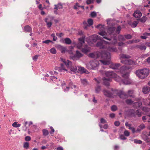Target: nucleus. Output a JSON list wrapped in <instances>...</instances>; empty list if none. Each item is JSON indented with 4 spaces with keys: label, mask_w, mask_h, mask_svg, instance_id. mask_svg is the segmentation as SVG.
<instances>
[{
    "label": "nucleus",
    "mask_w": 150,
    "mask_h": 150,
    "mask_svg": "<svg viewBox=\"0 0 150 150\" xmlns=\"http://www.w3.org/2000/svg\"><path fill=\"white\" fill-rule=\"evenodd\" d=\"M96 16V13L95 12L93 11L91 13V16L92 17H94Z\"/></svg>",
    "instance_id": "864d4df0"
},
{
    "label": "nucleus",
    "mask_w": 150,
    "mask_h": 150,
    "mask_svg": "<svg viewBox=\"0 0 150 150\" xmlns=\"http://www.w3.org/2000/svg\"><path fill=\"white\" fill-rule=\"evenodd\" d=\"M81 82V83L84 86H86L88 84V82L87 79H80Z\"/></svg>",
    "instance_id": "4be33fe9"
},
{
    "label": "nucleus",
    "mask_w": 150,
    "mask_h": 150,
    "mask_svg": "<svg viewBox=\"0 0 150 150\" xmlns=\"http://www.w3.org/2000/svg\"><path fill=\"white\" fill-rule=\"evenodd\" d=\"M125 126L126 127H128L129 129H130L132 127H131L132 125L130 124L128 122H126L125 124Z\"/></svg>",
    "instance_id": "5fc2aeb1"
},
{
    "label": "nucleus",
    "mask_w": 150,
    "mask_h": 150,
    "mask_svg": "<svg viewBox=\"0 0 150 150\" xmlns=\"http://www.w3.org/2000/svg\"><path fill=\"white\" fill-rule=\"evenodd\" d=\"M51 36L53 38V41H56L57 39V38L55 35L54 33L52 34L51 35Z\"/></svg>",
    "instance_id": "a18cd8bd"
},
{
    "label": "nucleus",
    "mask_w": 150,
    "mask_h": 150,
    "mask_svg": "<svg viewBox=\"0 0 150 150\" xmlns=\"http://www.w3.org/2000/svg\"><path fill=\"white\" fill-rule=\"evenodd\" d=\"M52 24V23L51 22H47V26L48 28H49L51 27Z\"/></svg>",
    "instance_id": "69168bd1"
},
{
    "label": "nucleus",
    "mask_w": 150,
    "mask_h": 150,
    "mask_svg": "<svg viewBox=\"0 0 150 150\" xmlns=\"http://www.w3.org/2000/svg\"><path fill=\"white\" fill-rule=\"evenodd\" d=\"M127 69L125 66H123L121 67L120 69V72L121 74H124L127 73Z\"/></svg>",
    "instance_id": "a211bd4d"
},
{
    "label": "nucleus",
    "mask_w": 150,
    "mask_h": 150,
    "mask_svg": "<svg viewBox=\"0 0 150 150\" xmlns=\"http://www.w3.org/2000/svg\"><path fill=\"white\" fill-rule=\"evenodd\" d=\"M78 7H79V4L78 3H76L75 5L74 6V8L75 9H77Z\"/></svg>",
    "instance_id": "774afa93"
},
{
    "label": "nucleus",
    "mask_w": 150,
    "mask_h": 150,
    "mask_svg": "<svg viewBox=\"0 0 150 150\" xmlns=\"http://www.w3.org/2000/svg\"><path fill=\"white\" fill-rule=\"evenodd\" d=\"M142 16L141 12L138 10L135 11L133 14V16L137 18H139Z\"/></svg>",
    "instance_id": "dca6fc26"
},
{
    "label": "nucleus",
    "mask_w": 150,
    "mask_h": 150,
    "mask_svg": "<svg viewBox=\"0 0 150 150\" xmlns=\"http://www.w3.org/2000/svg\"><path fill=\"white\" fill-rule=\"evenodd\" d=\"M120 58L122 59H129L130 58L129 55L123 54H120Z\"/></svg>",
    "instance_id": "cd10ccee"
},
{
    "label": "nucleus",
    "mask_w": 150,
    "mask_h": 150,
    "mask_svg": "<svg viewBox=\"0 0 150 150\" xmlns=\"http://www.w3.org/2000/svg\"><path fill=\"white\" fill-rule=\"evenodd\" d=\"M64 40L65 43L67 44H70L71 42V41L70 39L69 38H65Z\"/></svg>",
    "instance_id": "c756f323"
},
{
    "label": "nucleus",
    "mask_w": 150,
    "mask_h": 150,
    "mask_svg": "<svg viewBox=\"0 0 150 150\" xmlns=\"http://www.w3.org/2000/svg\"><path fill=\"white\" fill-rule=\"evenodd\" d=\"M59 71L60 72H62L63 71H67V70L66 69L65 67V65H64L63 64H61V67H59Z\"/></svg>",
    "instance_id": "b1692460"
},
{
    "label": "nucleus",
    "mask_w": 150,
    "mask_h": 150,
    "mask_svg": "<svg viewBox=\"0 0 150 150\" xmlns=\"http://www.w3.org/2000/svg\"><path fill=\"white\" fill-rule=\"evenodd\" d=\"M79 71H81L82 73H85L86 70L83 67H80L78 69Z\"/></svg>",
    "instance_id": "c9c22d12"
},
{
    "label": "nucleus",
    "mask_w": 150,
    "mask_h": 150,
    "mask_svg": "<svg viewBox=\"0 0 150 150\" xmlns=\"http://www.w3.org/2000/svg\"><path fill=\"white\" fill-rule=\"evenodd\" d=\"M99 65L98 61L94 59L91 60L89 63L87 64L86 66L87 68L88 69H94L98 67Z\"/></svg>",
    "instance_id": "423d86ee"
},
{
    "label": "nucleus",
    "mask_w": 150,
    "mask_h": 150,
    "mask_svg": "<svg viewBox=\"0 0 150 150\" xmlns=\"http://www.w3.org/2000/svg\"><path fill=\"white\" fill-rule=\"evenodd\" d=\"M124 135L127 137L129 136L130 134L129 132L127 130H125V131L124 132Z\"/></svg>",
    "instance_id": "09e8293b"
},
{
    "label": "nucleus",
    "mask_w": 150,
    "mask_h": 150,
    "mask_svg": "<svg viewBox=\"0 0 150 150\" xmlns=\"http://www.w3.org/2000/svg\"><path fill=\"white\" fill-rule=\"evenodd\" d=\"M31 138L29 136H26L25 137V140L26 141H29L30 140Z\"/></svg>",
    "instance_id": "6e6d98bb"
},
{
    "label": "nucleus",
    "mask_w": 150,
    "mask_h": 150,
    "mask_svg": "<svg viewBox=\"0 0 150 150\" xmlns=\"http://www.w3.org/2000/svg\"><path fill=\"white\" fill-rule=\"evenodd\" d=\"M52 41L50 40H47L44 41H42L43 43H45L47 44H48L50 42H52Z\"/></svg>",
    "instance_id": "bf43d9fd"
},
{
    "label": "nucleus",
    "mask_w": 150,
    "mask_h": 150,
    "mask_svg": "<svg viewBox=\"0 0 150 150\" xmlns=\"http://www.w3.org/2000/svg\"><path fill=\"white\" fill-rule=\"evenodd\" d=\"M39 56V55H36L33 57V60L34 61H36Z\"/></svg>",
    "instance_id": "4d7b16f0"
},
{
    "label": "nucleus",
    "mask_w": 150,
    "mask_h": 150,
    "mask_svg": "<svg viewBox=\"0 0 150 150\" xmlns=\"http://www.w3.org/2000/svg\"><path fill=\"white\" fill-rule=\"evenodd\" d=\"M146 20V17L145 16H143L141 19L140 21L141 22L144 23L145 22Z\"/></svg>",
    "instance_id": "ea45409f"
},
{
    "label": "nucleus",
    "mask_w": 150,
    "mask_h": 150,
    "mask_svg": "<svg viewBox=\"0 0 150 150\" xmlns=\"http://www.w3.org/2000/svg\"><path fill=\"white\" fill-rule=\"evenodd\" d=\"M24 30L27 32H31L32 31L31 28L28 25L25 26L24 28Z\"/></svg>",
    "instance_id": "6ab92c4d"
},
{
    "label": "nucleus",
    "mask_w": 150,
    "mask_h": 150,
    "mask_svg": "<svg viewBox=\"0 0 150 150\" xmlns=\"http://www.w3.org/2000/svg\"><path fill=\"white\" fill-rule=\"evenodd\" d=\"M138 127L139 128L137 130V131L138 132L140 131L142 129H144L145 127V126L144 124H142L139 126Z\"/></svg>",
    "instance_id": "393cba45"
},
{
    "label": "nucleus",
    "mask_w": 150,
    "mask_h": 150,
    "mask_svg": "<svg viewBox=\"0 0 150 150\" xmlns=\"http://www.w3.org/2000/svg\"><path fill=\"white\" fill-rule=\"evenodd\" d=\"M115 28L114 27H109L108 29L107 32L110 35H113V36L111 38L115 37L117 39L115 33Z\"/></svg>",
    "instance_id": "9d476101"
},
{
    "label": "nucleus",
    "mask_w": 150,
    "mask_h": 150,
    "mask_svg": "<svg viewBox=\"0 0 150 150\" xmlns=\"http://www.w3.org/2000/svg\"><path fill=\"white\" fill-rule=\"evenodd\" d=\"M126 103L127 104H131L132 103L133 101L131 99H127L126 100Z\"/></svg>",
    "instance_id": "603ef678"
},
{
    "label": "nucleus",
    "mask_w": 150,
    "mask_h": 150,
    "mask_svg": "<svg viewBox=\"0 0 150 150\" xmlns=\"http://www.w3.org/2000/svg\"><path fill=\"white\" fill-rule=\"evenodd\" d=\"M122 92V94H121L122 95V97H120L121 98L124 99L126 98L128 96L134 97L133 95V91L132 90H129L128 91L127 94L125 93V92L122 91H119Z\"/></svg>",
    "instance_id": "1a4fd4ad"
},
{
    "label": "nucleus",
    "mask_w": 150,
    "mask_h": 150,
    "mask_svg": "<svg viewBox=\"0 0 150 150\" xmlns=\"http://www.w3.org/2000/svg\"><path fill=\"white\" fill-rule=\"evenodd\" d=\"M106 47V49H107V50L110 52H116L117 50L116 47H111L108 45H107Z\"/></svg>",
    "instance_id": "9b49d317"
},
{
    "label": "nucleus",
    "mask_w": 150,
    "mask_h": 150,
    "mask_svg": "<svg viewBox=\"0 0 150 150\" xmlns=\"http://www.w3.org/2000/svg\"><path fill=\"white\" fill-rule=\"evenodd\" d=\"M69 87H71L72 88V86H73L74 88L76 87V86L75 85H73L72 82L71 81L69 83Z\"/></svg>",
    "instance_id": "13d9d810"
},
{
    "label": "nucleus",
    "mask_w": 150,
    "mask_h": 150,
    "mask_svg": "<svg viewBox=\"0 0 150 150\" xmlns=\"http://www.w3.org/2000/svg\"><path fill=\"white\" fill-rule=\"evenodd\" d=\"M12 125L15 127H18L20 126L21 124H17V122H15L13 123Z\"/></svg>",
    "instance_id": "473e14b6"
},
{
    "label": "nucleus",
    "mask_w": 150,
    "mask_h": 150,
    "mask_svg": "<svg viewBox=\"0 0 150 150\" xmlns=\"http://www.w3.org/2000/svg\"><path fill=\"white\" fill-rule=\"evenodd\" d=\"M135 113L137 115L138 117H140L141 115V112L138 110H136L135 112Z\"/></svg>",
    "instance_id": "a19ab883"
},
{
    "label": "nucleus",
    "mask_w": 150,
    "mask_h": 150,
    "mask_svg": "<svg viewBox=\"0 0 150 150\" xmlns=\"http://www.w3.org/2000/svg\"><path fill=\"white\" fill-rule=\"evenodd\" d=\"M50 52L53 54H55L56 53V50L54 48H52L50 49Z\"/></svg>",
    "instance_id": "79ce46f5"
},
{
    "label": "nucleus",
    "mask_w": 150,
    "mask_h": 150,
    "mask_svg": "<svg viewBox=\"0 0 150 150\" xmlns=\"http://www.w3.org/2000/svg\"><path fill=\"white\" fill-rule=\"evenodd\" d=\"M120 66L119 63H112L110 65V68L113 69H117Z\"/></svg>",
    "instance_id": "ddd939ff"
},
{
    "label": "nucleus",
    "mask_w": 150,
    "mask_h": 150,
    "mask_svg": "<svg viewBox=\"0 0 150 150\" xmlns=\"http://www.w3.org/2000/svg\"><path fill=\"white\" fill-rule=\"evenodd\" d=\"M71 71L75 72L77 71V67L76 66H71L69 68Z\"/></svg>",
    "instance_id": "bb28decb"
},
{
    "label": "nucleus",
    "mask_w": 150,
    "mask_h": 150,
    "mask_svg": "<svg viewBox=\"0 0 150 150\" xmlns=\"http://www.w3.org/2000/svg\"><path fill=\"white\" fill-rule=\"evenodd\" d=\"M121 62L124 64H128L132 66L136 65V62L131 59H122L121 61Z\"/></svg>",
    "instance_id": "6e6552de"
},
{
    "label": "nucleus",
    "mask_w": 150,
    "mask_h": 150,
    "mask_svg": "<svg viewBox=\"0 0 150 150\" xmlns=\"http://www.w3.org/2000/svg\"><path fill=\"white\" fill-rule=\"evenodd\" d=\"M134 142L136 144H141L142 143V141L141 140L135 139L134 140Z\"/></svg>",
    "instance_id": "de8ad7c7"
},
{
    "label": "nucleus",
    "mask_w": 150,
    "mask_h": 150,
    "mask_svg": "<svg viewBox=\"0 0 150 150\" xmlns=\"http://www.w3.org/2000/svg\"><path fill=\"white\" fill-rule=\"evenodd\" d=\"M42 133L43 135L45 136L49 134L48 131L46 129H44L42 130Z\"/></svg>",
    "instance_id": "f704fd0d"
},
{
    "label": "nucleus",
    "mask_w": 150,
    "mask_h": 150,
    "mask_svg": "<svg viewBox=\"0 0 150 150\" xmlns=\"http://www.w3.org/2000/svg\"><path fill=\"white\" fill-rule=\"evenodd\" d=\"M125 38L127 39H129L132 38V36L130 34H127L126 35H125Z\"/></svg>",
    "instance_id": "49530a36"
},
{
    "label": "nucleus",
    "mask_w": 150,
    "mask_h": 150,
    "mask_svg": "<svg viewBox=\"0 0 150 150\" xmlns=\"http://www.w3.org/2000/svg\"><path fill=\"white\" fill-rule=\"evenodd\" d=\"M149 73V69L144 68L138 69L136 71L135 74L139 78L143 79L146 77Z\"/></svg>",
    "instance_id": "20e7f679"
},
{
    "label": "nucleus",
    "mask_w": 150,
    "mask_h": 150,
    "mask_svg": "<svg viewBox=\"0 0 150 150\" xmlns=\"http://www.w3.org/2000/svg\"><path fill=\"white\" fill-rule=\"evenodd\" d=\"M138 23V21H134L131 24V26L132 27L135 28L136 27Z\"/></svg>",
    "instance_id": "7c9ffc66"
},
{
    "label": "nucleus",
    "mask_w": 150,
    "mask_h": 150,
    "mask_svg": "<svg viewBox=\"0 0 150 150\" xmlns=\"http://www.w3.org/2000/svg\"><path fill=\"white\" fill-rule=\"evenodd\" d=\"M120 139L123 140H125L127 139V138L123 135H121L120 136Z\"/></svg>",
    "instance_id": "e2e57ef3"
},
{
    "label": "nucleus",
    "mask_w": 150,
    "mask_h": 150,
    "mask_svg": "<svg viewBox=\"0 0 150 150\" xmlns=\"http://www.w3.org/2000/svg\"><path fill=\"white\" fill-rule=\"evenodd\" d=\"M114 124L116 126H118L120 125V123L119 121H115L114 123Z\"/></svg>",
    "instance_id": "338daca9"
},
{
    "label": "nucleus",
    "mask_w": 150,
    "mask_h": 150,
    "mask_svg": "<svg viewBox=\"0 0 150 150\" xmlns=\"http://www.w3.org/2000/svg\"><path fill=\"white\" fill-rule=\"evenodd\" d=\"M93 38L92 39L93 42H96L97 40H101V38L98 35H95L93 36Z\"/></svg>",
    "instance_id": "aec40b11"
},
{
    "label": "nucleus",
    "mask_w": 150,
    "mask_h": 150,
    "mask_svg": "<svg viewBox=\"0 0 150 150\" xmlns=\"http://www.w3.org/2000/svg\"><path fill=\"white\" fill-rule=\"evenodd\" d=\"M88 23L89 26H90L93 24V20L91 19H89L88 20Z\"/></svg>",
    "instance_id": "e433bc0d"
},
{
    "label": "nucleus",
    "mask_w": 150,
    "mask_h": 150,
    "mask_svg": "<svg viewBox=\"0 0 150 150\" xmlns=\"http://www.w3.org/2000/svg\"><path fill=\"white\" fill-rule=\"evenodd\" d=\"M58 48L62 53H64L66 52L67 49L65 47H64L61 45L58 46Z\"/></svg>",
    "instance_id": "412c9836"
},
{
    "label": "nucleus",
    "mask_w": 150,
    "mask_h": 150,
    "mask_svg": "<svg viewBox=\"0 0 150 150\" xmlns=\"http://www.w3.org/2000/svg\"><path fill=\"white\" fill-rule=\"evenodd\" d=\"M29 147V143L27 142H25L23 144V147L26 149H27Z\"/></svg>",
    "instance_id": "58836bf2"
},
{
    "label": "nucleus",
    "mask_w": 150,
    "mask_h": 150,
    "mask_svg": "<svg viewBox=\"0 0 150 150\" xmlns=\"http://www.w3.org/2000/svg\"><path fill=\"white\" fill-rule=\"evenodd\" d=\"M89 56L92 58H98L101 57L102 59L99 60L103 64L108 65L110 63L111 55L110 53L105 51L101 52L97 51L91 53L89 54Z\"/></svg>",
    "instance_id": "f03ea898"
},
{
    "label": "nucleus",
    "mask_w": 150,
    "mask_h": 150,
    "mask_svg": "<svg viewBox=\"0 0 150 150\" xmlns=\"http://www.w3.org/2000/svg\"><path fill=\"white\" fill-rule=\"evenodd\" d=\"M142 91L145 94L148 93L150 91V88L147 86H144L142 88Z\"/></svg>",
    "instance_id": "f3484780"
},
{
    "label": "nucleus",
    "mask_w": 150,
    "mask_h": 150,
    "mask_svg": "<svg viewBox=\"0 0 150 150\" xmlns=\"http://www.w3.org/2000/svg\"><path fill=\"white\" fill-rule=\"evenodd\" d=\"M81 49L82 52L86 54L90 51V48L88 46L86 45L83 48H82Z\"/></svg>",
    "instance_id": "2eb2a0df"
},
{
    "label": "nucleus",
    "mask_w": 150,
    "mask_h": 150,
    "mask_svg": "<svg viewBox=\"0 0 150 150\" xmlns=\"http://www.w3.org/2000/svg\"><path fill=\"white\" fill-rule=\"evenodd\" d=\"M143 110H144L145 112H148L150 110L149 108L147 107H145L143 108Z\"/></svg>",
    "instance_id": "052dcab7"
},
{
    "label": "nucleus",
    "mask_w": 150,
    "mask_h": 150,
    "mask_svg": "<svg viewBox=\"0 0 150 150\" xmlns=\"http://www.w3.org/2000/svg\"><path fill=\"white\" fill-rule=\"evenodd\" d=\"M138 47L139 48L140 50H145L146 49V47L144 45H141L138 46Z\"/></svg>",
    "instance_id": "2f4dec72"
},
{
    "label": "nucleus",
    "mask_w": 150,
    "mask_h": 150,
    "mask_svg": "<svg viewBox=\"0 0 150 150\" xmlns=\"http://www.w3.org/2000/svg\"><path fill=\"white\" fill-rule=\"evenodd\" d=\"M117 106L115 105H113L111 107V109L113 112L116 111L117 110Z\"/></svg>",
    "instance_id": "72a5a7b5"
},
{
    "label": "nucleus",
    "mask_w": 150,
    "mask_h": 150,
    "mask_svg": "<svg viewBox=\"0 0 150 150\" xmlns=\"http://www.w3.org/2000/svg\"><path fill=\"white\" fill-rule=\"evenodd\" d=\"M54 9L58 10V9H62L63 8V6L61 4H58L57 5H54Z\"/></svg>",
    "instance_id": "a878e982"
},
{
    "label": "nucleus",
    "mask_w": 150,
    "mask_h": 150,
    "mask_svg": "<svg viewBox=\"0 0 150 150\" xmlns=\"http://www.w3.org/2000/svg\"><path fill=\"white\" fill-rule=\"evenodd\" d=\"M83 43H82L81 42H78L77 45V47L79 49H82V47L83 45Z\"/></svg>",
    "instance_id": "4c0bfd02"
},
{
    "label": "nucleus",
    "mask_w": 150,
    "mask_h": 150,
    "mask_svg": "<svg viewBox=\"0 0 150 150\" xmlns=\"http://www.w3.org/2000/svg\"><path fill=\"white\" fill-rule=\"evenodd\" d=\"M103 93L106 96L113 98L117 96H118L120 97H122V93L121 91L117 90L114 89L112 88L110 91L105 89L103 90Z\"/></svg>",
    "instance_id": "7ed1b4c3"
},
{
    "label": "nucleus",
    "mask_w": 150,
    "mask_h": 150,
    "mask_svg": "<svg viewBox=\"0 0 150 150\" xmlns=\"http://www.w3.org/2000/svg\"><path fill=\"white\" fill-rule=\"evenodd\" d=\"M82 54L78 51L77 50L76 51V54L73 57L72 59L74 60L77 59H79L82 56Z\"/></svg>",
    "instance_id": "f8f14e48"
},
{
    "label": "nucleus",
    "mask_w": 150,
    "mask_h": 150,
    "mask_svg": "<svg viewBox=\"0 0 150 150\" xmlns=\"http://www.w3.org/2000/svg\"><path fill=\"white\" fill-rule=\"evenodd\" d=\"M105 75L107 76L106 78H114L115 80L119 82L121 81V78L119 76H117V75L114 72L112 71H107L105 72Z\"/></svg>",
    "instance_id": "39448f33"
},
{
    "label": "nucleus",
    "mask_w": 150,
    "mask_h": 150,
    "mask_svg": "<svg viewBox=\"0 0 150 150\" xmlns=\"http://www.w3.org/2000/svg\"><path fill=\"white\" fill-rule=\"evenodd\" d=\"M93 1L94 0H87L86 1V3L88 5L93 3Z\"/></svg>",
    "instance_id": "8fccbe9b"
},
{
    "label": "nucleus",
    "mask_w": 150,
    "mask_h": 150,
    "mask_svg": "<svg viewBox=\"0 0 150 150\" xmlns=\"http://www.w3.org/2000/svg\"><path fill=\"white\" fill-rule=\"evenodd\" d=\"M100 122L101 123L104 124L106 122V121L104 119L102 118L100 119Z\"/></svg>",
    "instance_id": "680f3d73"
},
{
    "label": "nucleus",
    "mask_w": 150,
    "mask_h": 150,
    "mask_svg": "<svg viewBox=\"0 0 150 150\" xmlns=\"http://www.w3.org/2000/svg\"><path fill=\"white\" fill-rule=\"evenodd\" d=\"M79 42H81L83 44H84L85 43L84 42V38H80L79 39Z\"/></svg>",
    "instance_id": "3c124183"
},
{
    "label": "nucleus",
    "mask_w": 150,
    "mask_h": 150,
    "mask_svg": "<svg viewBox=\"0 0 150 150\" xmlns=\"http://www.w3.org/2000/svg\"><path fill=\"white\" fill-rule=\"evenodd\" d=\"M121 30V27L120 26V25L118 26H117V28H116L115 32L117 33L118 34H119L120 33Z\"/></svg>",
    "instance_id": "37998d69"
},
{
    "label": "nucleus",
    "mask_w": 150,
    "mask_h": 150,
    "mask_svg": "<svg viewBox=\"0 0 150 150\" xmlns=\"http://www.w3.org/2000/svg\"><path fill=\"white\" fill-rule=\"evenodd\" d=\"M104 84L107 86L109 85V82L111 81V79L110 78L104 77L103 78Z\"/></svg>",
    "instance_id": "4468645a"
},
{
    "label": "nucleus",
    "mask_w": 150,
    "mask_h": 150,
    "mask_svg": "<svg viewBox=\"0 0 150 150\" xmlns=\"http://www.w3.org/2000/svg\"><path fill=\"white\" fill-rule=\"evenodd\" d=\"M128 73H126L122 75V76L124 79L122 81L125 84H129L131 83L130 80L128 77Z\"/></svg>",
    "instance_id": "0eeeda50"
},
{
    "label": "nucleus",
    "mask_w": 150,
    "mask_h": 150,
    "mask_svg": "<svg viewBox=\"0 0 150 150\" xmlns=\"http://www.w3.org/2000/svg\"><path fill=\"white\" fill-rule=\"evenodd\" d=\"M118 39L120 41H125V35L123 36L122 35H120L118 36Z\"/></svg>",
    "instance_id": "c85d7f7f"
},
{
    "label": "nucleus",
    "mask_w": 150,
    "mask_h": 150,
    "mask_svg": "<svg viewBox=\"0 0 150 150\" xmlns=\"http://www.w3.org/2000/svg\"><path fill=\"white\" fill-rule=\"evenodd\" d=\"M100 87L99 86H98L95 89L96 92L97 93H98L100 91Z\"/></svg>",
    "instance_id": "c03bdc74"
},
{
    "label": "nucleus",
    "mask_w": 150,
    "mask_h": 150,
    "mask_svg": "<svg viewBox=\"0 0 150 150\" xmlns=\"http://www.w3.org/2000/svg\"><path fill=\"white\" fill-rule=\"evenodd\" d=\"M96 27L99 29L100 32H98V34L103 36V38L107 40L110 41V42L105 41L104 40L98 42L96 45V46L99 47L100 49H105L106 48V46L108 44H113L115 45L117 42V40L115 37L112 38H108L106 36L107 33L104 30V25H102L101 24H99L97 25Z\"/></svg>",
    "instance_id": "f257e3e1"
},
{
    "label": "nucleus",
    "mask_w": 150,
    "mask_h": 150,
    "mask_svg": "<svg viewBox=\"0 0 150 150\" xmlns=\"http://www.w3.org/2000/svg\"><path fill=\"white\" fill-rule=\"evenodd\" d=\"M56 35L58 36H59V37H62L64 35V34L62 33H56Z\"/></svg>",
    "instance_id": "0e129e2a"
},
{
    "label": "nucleus",
    "mask_w": 150,
    "mask_h": 150,
    "mask_svg": "<svg viewBox=\"0 0 150 150\" xmlns=\"http://www.w3.org/2000/svg\"><path fill=\"white\" fill-rule=\"evenodd\" d=\"M63 62L64 63L65 65L68 68H69L71 66V62L69 60H67V61L64 60L63 61Z\"/></svg>",
    "instance_id": "5701e85b"
}]
</instances>
